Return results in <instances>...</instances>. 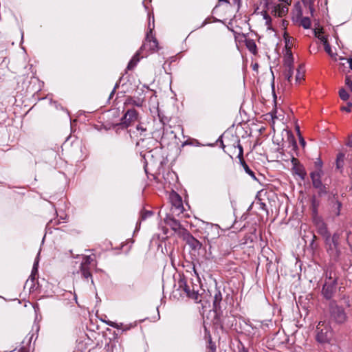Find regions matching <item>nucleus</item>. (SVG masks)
<instances>
[{
  "label": "nucleus",
  "mask_w": 352,
  "mask_h": 352,
  "mask_svg": "<svg viewBox=\"0 0 352 352\" xmlns=\"http://www.w3.org/2000/svg\"><path fill=\"white\" fill-rule=\"evenodd\" d=\"M190 267L194 273L197 276L195 282L192 278H188L184 274H178V278L175 279L174 285L173 295L175 298H188L193 300L196 303H201L202 302L201 294L200 291L202 289L201 283L197 272L195 265L191 264Z\"/></svg>",
  "instance_id": "1"
},
{
  "label": "nucleus",
  "mask_w": 352,
  "mask_h": 352,
  "mask_svg": "<svg viewBox=\"0 0 352 352\" xmlns=\"http://www.w3.org/2000/svg\"><path fill=\"white\" fill-rule=\"evenodd\" d=\"M324 283L321 290V295L327 300H333L337 292L339 272L333 266H329L324 272Z\"/></svg>",
  "instance_id": "2"
},
{
  "label": "nucleus",
  "mask_w": 352,
  "mask_h": 352,
  "mask_svg": "<svg viewBox=\"0 0 352 352\" xmlns=\"http://www.w3.org/2000/svg\"><path fill=\"white\" fill-rule=\"evenodd\" d=\"M120 111L118 109H111L108 111V118L104 123L106 129H113L116 134L128 132L127 124L120 121Z\"/></svg>",
  "instance_id": "3"
},
{
  "label": "nucleus",
  "mask_w": 352,
  "mask_h": 352,
  "mask_svg": "<svg viewBox=\"0 0 352 352\" xmlns=\"http://www.w3.org/2000/svg\"><path fill=\"white\" fill-rule=\"evenodd\" d=\"M328 312L329 322L342 325L348 321L349 317L345 309L342 305H339L336 300L330 301L328 306Z\"/></svg>",
  "instance_id": "4"
},
{
  "label": "nucleus",
  "mask_w": 352,
  "mask_h": 352,
  "mask_svg": "<svg viewBox=\"0 0 352 352\" xmlns=\"http://www.w3.org/2000/svg\"><path fill=\"white\" fill-rule=\"evenodd\" d=\"M238 238L237 234L234 232H230L227 235H221L217 241L216 248L219 250L222 255H228L238 245Z\"/></svg>",
  "instance_id": "5"
},
{
  "label": "nucleus",
  "mask_w": 352,
  "mask_h": 352,
  "mask_svg": "<svg viewBox=\"0 0 352 352\" xmlns=\"http://www.w3.org/2000/svg\"><path fill=\"white\" fill-rule=\"evenodd\" d=\"M340 236L341 233L335 232L331 236L324 240L327 252L335 262L339 261L341 254L340 248Z\"/></svg>",
  "instance_id": "6"
},
{
  "label": "nucleus",
  "mask_w": 352,
  "mask_h": 352,
  "mask_svg": "<svg viewBox=\"0 0 352 352\" xmlns=\"http://www.w3.org/2000/svg\"><path fill=\"white\" fill-rule=\"evenodd\" d=\"M316 340L322 344H330L334 331L329 322L320 321L316 328Z\"/></svg>",
  "instance_id": "7"
},
{
  "label": "nucleus",
  "mask_w": 352,
  "mask_h": 352,
  "mask_svg": "<svg viewBox=\"0 0 352 352\" xmlns=\"http://www.w3.org/2000/svg\"><path fill=\"white\" fill-rule=\"evenodd\" d=\"M148 31L146 34L145 41L140 47V52L144 54L156 52L159 50V43L154 33L155 23H148Z\"/></svg>",
  "instance_id": "8"
},
{
  "label": "nucleus",
  "mask_w": 352,
  "mask_h": 352,
  "mask_svg": "<svg viewBox=\"0 0 352 352\" xmlns=\"http://www.w3.org/2000/svg\"><path fill=\"white\" fill-rule=\"evenodd\" d=\"M212 312L214 316L211 320V325L214 331L220 329L224 331L232 327L233 318L232 316L223 315L222 310Z\"/></svg>",
  "instance_id": "9"
},
{
  "label": "nucleus",
  "mask_w": 352,
  "mask_h": 352,
  "mask_svg": "<svg viewBox=\"0 0 352 352\" xmlns=\"http://www.w3.org/2000/svg\"><path fill=\"white\" fill-rule=\"evenodd\" d=\"M204 238L209 245V249L215 248L217 241L221 236L219 234V227L212 223H206L204 228Z\"/></svg>",
  "instance_id": "10"
},
{
  "label": "nucleus",
  "mask_w": 352,
  "mask_h": 352,
  "mask_svg": "<svg viewBox=\"0 0 352 352\" xmlns=\"http://www.w3.org/2000/svg\"><path fill=\"white\" fill-rule=\"evenodd\" d=\"M136 129L140 131V138L138 141L136 143L137 146H140L146 150H151V148L148 146L146 144V140H150L151 142H156L157 140L153 138V133H146L147 129L146 127H144L141 124L137 125Z\"/></svg>",
  "instance_id": "11"
},
{
  "label": "nucleus",
  "mask_w": 352,
  "mask_h": 352,
  "mask_svg": "<svg viewBox=\"0 0 352 352\" xmlns=\"http://www.w3.org/2000/svg\"><path fill=\"white\" fill-rule=\"evenodd\" d=\"M278 1L280 3L274 4L269 9L271 10V13L273 15L282 17L287 14L292 0H278Z\"/></svg>",
  "instance_id": "12"
},
{
  "label": "nucleus",
  "mask_w": 352,
  "mask_h": 352,
  "mask_svg": "<svg viewBox=\"0 0 352 352\" xmlns=\"http://www.w3.org/2000/svg\"><path fill=\"white\" fill-rule=\"evenodd\" d=\"M292 22H311L309 16L302 15V8L300 1H297L291 12Z\"/></svg>",
  "instance_id": "13"
},
{
  "label": "nucleus",
  "mask_w": 352,
  "mask_h": 352,
  "mask_svg": "<svg viewBox=\"0 0 352 352\" xmlns=\"http://www.w3.org/2000/svg\"><path fill=\"white\" fill-rule=\"evenodd\" d=\"M169 200L172 205V210L177 212L178 214L183 212L184 208L181 196L175 191H172L169 195Z\"/></svg>",
  "instance_id": "14"
},
{
  "label": "nucleus",
  "mask_w": 352,
  "mask_h": 352,
  "mask_svg": "<svg viewBox=\"0 0 352 352\" xmlns=\"http://www.w3.org/2000/svg\"><path fill=\"white\" fill-rule=\"evenodd\" d=\"M184 235L182 236L186 243L193 250H199L202 248V243L195 239L188 230H183Z\"/></svg>",
  "instance_id": "15"
},
{
  "label": "nucleus",
  "mask_w": 352,
  "mask_h": 352,
  "mask_svg": "<svg viewBox=\"0 0 352 352\" xmlns=\"http://www.w3.org/2000/svg\"><path fill=\"white\" fill-rule=\"evenodd\" d=\"M138 120V111L134 108H129L119 120L124 122L127 126L129 127Z\"/></svg>",
  "instance_id": "16"
},
{
  "label": "nucleus",
  "mask_w": 352,
  "mask_h": 352,
  "mask_svg": "<svg viewBox=\"0 0 352 352\" xmlns=\"http://www.w3.org/2000/svg\"><path fill=\"white\" fill-rule=\"evenodd\" d=\"M292 157V170L294 174L298 175L302 179H305L307 172L304 166L300 162V161L295 157L294 153H291Z\"/></svg>",
  "instance_id": "17"
},
{
  "label": "nucleus",
  "mask_w": 352,
  "mask_h": 352,
  "mask_svg": "<svg viewBox=\"0 0 352 352\" xmlns=\"http://www.w3.org/2000/svg\"><path fill=\"white\" fill-rule=\"evenodd\" d=\"M165 223L170 226V228L176 232L179 236H182L184 235L183 230H186L183 228L180 224V222L172 216H167L164 219Z\"/></svg>",
  "instance_id": "18"
},
{
  "label": "nucleus",
  "mask_w": 352,
  "mask_h": 352,
  "mask_svg": "<svg viewBox=\"0 0 352 352\" xmlns=\"http://www.w3.org/2000/svg\"><path fill=\"white\" fill-rule=\"evenodd\" d=\"M38 268L32 267L31 275L25 283V287H29L30 292H34L38 288V283L37 282V285L35 284L36 276L38 275Z\"/></svg>",
  "instance_id": "19"
},
{
  "label": "nucleus",
  "mask_w": 352,
  "mask_h": 352,
  "mask_svg": "<svg viewBox=\"0 0 352 352\" xmlns=\"http://www.w3.org/2000/svg\"><path fill=\"white\" fill-rule=\"evenodd\" d=\"M287 142L288 143V147L290 148V153L298 156V147L294 134L292 131H287Z\"/></svg>",
  "instance_id": "20"
},
{
  "label": "nucleus",
  "mask_w": 352,
  "mask_h": 352,
  "mask_svg": "<svg viewBox=\"0 0 352 352\" xmlns=\"http://www.w3.org/2000/svg\"><path fill=\"white\" fill-rule=\"evenodd\" d=\"M223 300V296L219 290L216 289L213 296L212 309L211 311H218L222 310L221 303Z\"/></svg>",
  "instance_id": "21"
},
{
  "label": "nucleus",
  "mask_w": 352,
  "mask_h": 352,
  "mask_svg": "<svg viewBox=\"0 0 352 352\" xmlns=\"http://www.w3.org/2000/svg\"><path fill=\"white\" fill-rule=\"evenodd\" d=\"M143 102L144 100L140 98L127 96L124 102V105L126 107H131V108H133L134 107H142Z\"/></svg>",
  "instance_id": "22"
},
{
  "label": "nucleus",
  "mask_w": 352,
  "mask_h": 352,
  "mask_svg": "<svg viewBox=\"0 0 352 352\" xmlns=\"http://www.w3.org/2000/svg\"><path fill=\"white\" fill-rule=\"evenodd\" d=\"M229 25H228V28L231 30L234 34V36H235V38H236V35L238 36H241L242 37L245 38L246 36V35L248 34V32H247V30H250V23H244V25H245L246 26V30H243L242 28H240L239 26H236L235 27V30L233 28V23H228Z\"/></svg>",
  "instance_id": "23"
},
{
  "label": "nucleus",
  "mask_w": 352,
  "mask_h": 352,
  "mask_svg": "<svg viewBox=\"0 0 352 352\" xmlns=\"http://www.w3.org/2000/svg\"><path fill=\"white\" fill-rule=\"evenodd\" d=\"M294 56L291 49L285 50V54L283 56V66L284 67H294Z\"/></svg>",
  "instance_id": "24"
},
{
  "label": "nucleus",
  "mask_w": 352,
  "mask_h": 352,
  "mask_svg": "<svg viewBox=\"0 0 352 352\" xmlns=\"http://www.w3.org/2000/svg\"><path fill=\"white\" fill-rule=\"evenodd\" d=\"M322 173H323L320 171H313L310 173V177L311 179L314 188H318L321 186V184H322V182L321 180Z\"/></svg>",
  "instance_id": "25"
},
{
  "label": "nucleus",
  "mask_w": 352,
  "mask_h": 352,
  "mask_svg": "<svg viewBox=\"0 0 352 352\" xmlns=\"http://www.w3.org/2000/svg\"><path fill=\"white\" fill-rule=\"evenodd\" d=\"M331 208L333 210V212H334L335 215L336 217L340 216V210L342 208V203L338 199L336 195H333V197L330 199Z\"/></svg>",
  "instance_id": "26"
},
{
  "label": "nucleus",
  "mask_w": 352,
  "mask_h": 352,
  "mask_svg": "<svg viewBox=\"0 0 352 352\" xmlns=\"http://www.w3.org/2000/svg\"><path fill=\"white\" fill-rule=\"evenodd\" d=\"M320 200L316 199L315 195L312 196L311 199V218L315 217L316 216H320L318 214V208L320 206Z\"/></svg>",
  "instance_id": "27"
},
{
  "label": "nucleus",
  "mask_w": 352,
  "mask_h": 352,
  "mask_svg": "<svg viewBox=\"0 0 352 352\" xmlns=\"http://www.w3.org/2000/svg\"><path fill=\"white\" fill-rule=\"evenodd\" d=\"M82 277L85 279L88 280L89 278H91V283L94 284V280L92 279V274L91 272V267L90 266H85L83 265H80V270H79Z\"/></svg>",
  "instance_id": "28"
},
{
  "label": "nucleus",
  "mask_w": 352,
  "mask_h": 352,
  "mask_svg": "<svg viewBox=\"0 0 352 352\" xmlns=\"http://www.w3.org/2000/svg\"><path fill=\"white\" fill-rule=\"evenodd\" d=\"M255 230L254 232H251L248 234H246L243 238L239 241V245H245L250 243H253L256 240L257 237L255 234Z\"/></svg>",
  "instance_id": "29"
},
{
  "label": "nucleus",
  "mask_w": 352,
  "mask_h": 352,
  "mask_svg": "<svg viewBox=\"0 0 352 352\" xmlns=\"http://www.w3.org/2000/svg\"><path fill=\"white\" fill-rule=\"evenodd\" d=\"M312 221L314 226L316 228V231H318L322 228L324 227L327 224L324 221L322 217L321 216H316L315 217H312Z\"/></svg>",
  "instance_id": "30"
},
{
  "label": "nucleus",
  "mask_w": 352,
  "mask_h": 352,
  "mask_svg": "<svg viewBox=\"0 0 352 352\" xmlns=\"http://www.w3.org/2000/svg\"><path fill=\"white\" fill-rule=\"evenodd\" d=\"M95 256H94L92 255H88V256H84L82 257V261L80 265H83L85 266H96V261L94 258Z\"/></svg>",
  "instance_id": "31"
},
{
  "label": "nucleus",
  "mask_w": 352,
  "mask_h": 352,
  "mask_svg": "<svg viewBox=\"0 0 352 352\" xmlns=\"http://www.w3.org/2000/svg\"><path fill=\"white\" fill-rule=\"evenodd\" d=\"M344 157L345 155L342 153H339L337 155L336 160V169L339 170L341 173L342 172L344 163Z\"/></svg>",
  "instance_id": "32"
},
{
  "label": "nucleus",
  "mask_w": 352,
  "mask_h": 352,
  "mask_svg": "<svg viewBox=\"0 0 352 352\" xmlns=\"http://www.w3.org/2000/svg\"><path fill=\"white\" fill-rule=\"evenodd\" d=\"M245 46L248 49V50L253 54L254 55H256L258 53L257 47L256 43L252 39H246L245 40Z\"/></svg>",
  "instance_id": "33"
},
{
  "label": "nucleus",
  "mask_w": 352,
  "mask_h": 352,
  "mask_svg": "<svg viewBox=\"0 0 352 352\" xmlns=\"http://www.w3.org/2000/svg\"><path fill=\"white\" fill-rule=\"evenodd\" d=\"M154 214V212L153 210H148L143 208L140 213V219H139V223L140 224V222L142 221H144L148 218H150Z\"/></svg>",
  "instance_id": "34"
},
{
  "label": "nucleus",
  "mask_w": 352,
  "mask_h": 352,
  "mask_svg": "<svg viewBox=\"0 0 352 352\" xmlns=\"http://www.w3.org/2000/svg\"><path fill=\"white\" fill-rule=\"evenodd\" d=\"M239 163L243 166L245 173L247 174H248L252 179H254V180H256V177L254 172L250 168V167L245 162V160L243 159V160H239Z\"/></svg>",
  "instance_id": "35"
},
{
  "label": "nucleus",
  "mask_w": 352,
  "mask_h": 352,
  "mask_svg": "<svg viewBox=\"0 0 352 352\" xmlns=\"http://www.w3.org/2000/svg\"><path fill=\"white\" fill-rule=\"evenodd\" d=\"M317 38L322 42L325 52L331 55V49L327 38L326 36L319 37L318 36H317Z\"/></svg>",
  "instance_id": "36"
},
{
  "label": "nucleus",
  "mask_w": 352,
  "mask_h": 352,
  "mask_svg": "<svg viewBox=\"0 0 352 352\" xmlns=\"http://www.w3.org/2000/svg\"><path fill=\"white\" fill-rule=\"evenodd\" d=\"M317 233L319 235H320L323 238L324 240L325 239L329 237L330 236H331V234L328 229L327 225L325 226L324 227L322 228L321 229H320L318 231H317Z\"/></svg>",
  "instance_id": "37"
},
{
  "label": "nucleus",
  "mask_w": 352,
  "mask_h": 352,
  "mask_svg": "<svg viewBox=\"0 0 352 352\" xmlns=\"http://www.w3.org/2000/svg\"><path fill=\"white\" fill-rule=\"evenodd\" d=\"M301 1L303 3L304 6L306 8H308L309 12H310V15L312 16L313 12L314 11V5L315 0H301Z\"/></svg>",
  "instance_id": "38"
},
{
  "label": "nucleus",
  "mask_w": 352,
  "mask_h": 352,
  "mask_svg": "<svg viewBox=\"0 0 352 352\" xmlns=\"http://www.w3.org/2000/svg\"><path fill=\"white\" fill-rule=\"evenodd\" d=\"M294 73V67H285L283 75L285 78L288 81H291Z\"/></svg>",
  "instance_id": "39"
},
{
  "label": "nucleus",
  "mask_w": 352,
  "mask_h": 352,
  "mask_svg": "<svg viewBox=\"0 0 352 352\" xmlns=\"http://www.w3.org/2000/svg\"><path fill=\"white\" fill-rule=\"evenodd\" d=\"M158 117H159V120L160 121V122L162 123V133L164 134V126L166 125V124L167 122H169V118L164 115H162L160 111L158 110Z\"/></svg>",
  "instance_id": "40"
},
{
  "label": "nucleus",
  "mask_w": 352,
  "mask_h": 352,
  "mask_svg": "<svg viewBox=\"0 0 352 352\" xmlns=\"http://www.w3.org/2000/svg\"><path fill=\"white\" fill-rule=\"evenodd\" d=\"M236 147L239 148V153H238V155H237V157L239 158V160H243V146H241V144H240V140L239 139H237L236 140ZM233 147L234 148H236V146L235 145H233Z\"/></svg>",
  "instance_id": "41"
},
{
  "label": "nucleus",
  "mask_w": 352,
  "mask_h": 352,
  "mask_svg": "<svg viewBox=\"0 0 352 352\" xmlns=\"http://www.w3.org/2000/svg\"><path fill=\"white\" fill-rule=\"evenodd\" d=\"M136 326H137L136 322H135L133 323L126 324H124L122 323V326L120 327V329L122 330V333H123V332H126V331L131 329L132 328L135 327Z\"/></svg>",
  "instance_id": "42"
},
{
  "label": "nucleus",
  "mask_w": 352,
  "mask_h": 352,
  "mask_svg": "<svg viewBox=\"0 0 352 352\" xmlns=\"http://www.w3.org/2000/svg\"><path fill=\"white\" fill-rule=\"evenodd\" d=\"M204 328L205 339L207 340L208 343L209 342H212V336H211L210 332L209 329H208V327H207L205 321H204Z\"/></svg>",
  "instance_id": "43"
},
{
  "label": "nucleus",
  "mask_w": 352,
  "mask_h": 352,
  "mask_svg": "<svg viewBox=\"0 0 352 352\" xmlns=\"http://www.w3.org/2000/svg\"><path fill=\"white\" fill-rule=\"evenodd\" d=\"M339 96L344 101L348 100L350 97L349 94L343 87L339 90Z\"/></svg>",
  "instance_id": "44"
},
{
  "label": "nucleus",
  "mask_w": 352,
  "mask_h": 352,
  "mask_svg": "<svg viewBox=\"0 0 352 352\" xmlns=\"http://www.w3.org/2000/svg\"><path fill=\"white\" fill-rule=\"evenodd\" d=\"M300 69H301V66H300L297 69V72H296V81L298 83H300V81L303 79L304 74H305V72L304 71L301 72Z\"/></svg>",
  "instance_id": "45"
},
{
  "label": "nucleus",
  "mask_w": 352,
  "mask_h": 352,
  "mask_svg": "<svg viewBox=\"0 0 352 352\" xmlns=\"http://www.w3.org/2000/svg\"><path fill=\"white\" fill-rule=\"evenodd\" d=\"M199 144V142L195 139H188L187 140L184 141L182 144V146L184 147L185 146L190 145V146H195Z\"/></svg>",
  "instance_id": "46"
},
{
  "label": "nucleus",
  "mask_w": 352,
  "mask_h": 352,
  "mask_svg": "<svg viewBox=\"0 0 352 352\" xmlns=\"http://www.w3.org/2000/svg\"><path fill=\"white\" fill-rule=\"evenodd\" d=\"M316 24L317 25V27H316L314 29V35L316 37H317V36H318L319 37H322V36L321 35V34L324 33L323 28L320 26V23Z\"/></svg>",
  "instance_id": "47"
},
{
  "label": "nucleus",
  "mask_w": 352,
  "mask_h": 352,
  "mask_svg": "<svg viewBox=\"0 0 352 352\" xmlns=\"http://www.w3.org/2000/svg\"><path fill=\"white\" fill-rule=\"evenodd\" d=\"M316 188L318 190L319 196H322V195H326L328 192L327 188L323 184H321L320 187H318Z\"/></svg>",
  "instance_id": "48"
},
{
  "label": "nucleus",
  "mask_w": 352,
  "mask_h": 352,
  "mask_svg": "<svg viewBox=\"0 0 352 352\" xmlns=\"http://www.w3.org/2000/svg\"><path fill=\"white\" fill-rule=\"evenodd\" d=\"M208 352H216V344L213 341L209 342L207 344Z\"/></svg>",
  "instance_id": "49"
},
{
  "label": "nucleus",
  "mask_w": 352,
  "mask_h": 352,
  "mask_svg": "<svg viewBox=\"0 0 352 352\" xmlns=\"http://www.w3.org/2000/svg\"><path fill=\"white\" fill-rule=\"evenodd\" d=\"M322 161L320 158H318L317 160L314 162V165L316 168L317 169L316 171H320L322 173Z\"/></svg>",
  "instance_id": "50"
},
{
  "label": "nucleus",
  "mask_w": 352,
  "mask_h": 352,
  "mask_svg": "<svg viewBox=\"0 0 352 352\" xmlns=\"http://www.w3.org/2000/svg\"><path fill=\"white\" fill-rule=\"evenodd\" d=\"M139 60H140V58H137V60H135V61H134V60H131L127 65V67H126L127 69H129V70L133 69L135 67L137 63Z\"/></svg>",
  "instance_id": "51"
},
{
  "label": "nucleus",
  "mask_w": 352,
  "mask_h": 352,
  "mask_svg": "<svg viewBox=\"0 0 352 352\" xmlns=\"http://www.w3.org/2000/svg\"><path fill=\"white\" fill-rule=\"evenodd\" d=\"M107 324L111 327H113V328H116L117 329H120V327H122V323H117L116 322H113V321H108L107 322Z\"/></svg>",
  "instance_id": "52"
},
{
  "label": "nucleus",
  "mask_w": 352,
  "mask_h": 352,
  "mask_svg": "<svg viewBox=\"0 0 352 352\" xmlns=\"http://www.w3.org/2000/svg\"><path fill=\"white\" fill-rule=\"evenodd\" d=\"M291 37L288 36V34L285 32L284 34V39L285 43V50H287V49H291V47L289 46V42H290Z\"/></svg>",
  "instance_id": "53"
},
{
  "label": "nucleus",
  "mask_w": 352,
  "mask_h": 352,
  "mask_svg": "<svg viewBox=\"0 0 352 352\" xmlns=\"http://www.w3.org/2000/svg\"><path fill=\"white\" fill-rule=\"evenodd\" d=\"M296 129H297V131H298V135H299L300 144L304 148L305 146V145H306V142L305 141V139L303 138V137L302 136V135L300 133L299 126H296Z\"/></svg>",
  "instance_id": "54"
},
{
  "label": "nucleus",
  "mask_w": 352,
  "mask_h": 352,
  "mask_svg": "<svg viewBox=\"0 0 352 352\" xmlns=\"http://www.w3.org/2000/svg\"><path fill=\"white\" fill-rule=\"evenodd\" d=\"M258 202L257 204L259 205V208L263 210V211L266 212L267 213H268V210H267V206L265 203H263L261 199H258Z\"/></svg>",
  "instance_id": "55"
},
{
  "label": "nucleus",
  "mask_w": 352,
  "mask_h": 352,
  "mask_svg": "<svg viewBox=\"0 0 352 352\" xmlns=\"http://www.w3.org/2000/svg\"><path fill=\"white\" fill-rule=\"evenodd\" d=\"M114 347L115 344L110 340L109 342L106 344L105 349L107 352H113Z\"/></svg>",
  "instance_id": "56"
},
{
  "label": "nucleus",
  "mask_w": 352,
  "mask_h": 352,
  "mask_svg": "<svg viewBox=\"0 0 352 352\" xmlns=\"http://www.w3.org/2000/svg\"><path fill=\"white\" fill-rule=\"evenodd\" d=\"M351 107H352V102H349L346 104V106H343L341 107V111H346V112H351Z\"/></svg>",
  "instance_id": "57"
},
{
  "label": "nucleus",
  "mask_w": 352,
  "mask_h": 352,
  "mask_svg": "<svg viewBox=\"0 0 352 352\" xmlns=\"http://www.w3.org/2000/svg\"><path fill=\"white\" fill-rule=\"evenodd\" d=\"M345 85L349 89V90L352 92V80L350 77L346 76L345 78Z\"/></svg>",
  "instance_id": "58"
},
{
  "label": "nucleus",
  "mask_w": 352,
  "mask_h": 352,
  "mask_svg": "<svg viewBox=\"0 0 352 352\" xmlns=\"http://www.w3.org/2000/svg\"><path fill=\"white\" fill-rule=\"evenodd\" d=\"M142 56V57H143L144 56H146V54H144L143 52H140V49L135 53V54L133 56L132 59L131 60H134V61H135V60H137V58H140V56Z\"/></svg>",
  "instance_id": "59"
},
{
  "label": "nucleus",
  "mask_w": 352,
  "mask_h": 352,
  "mask_svg": "<svg viewBox=\"0 0 352 352\" xmlns=\"http://www.w3.org/2000/svg\"><path fill=\"white\" fill-rule=\"evenodd\" d=\"M234 352H249V351L242 343H240L238 346V351Z\"/></svg>",
  "instance_id": "60"
},
{
  "label": "nucleus",
  "mask_w": 352,
  "mask_h": 352,
  "mask_svg": "<svg viewBox=\"0 0 352 352\" xmlns=\"http://www.w3.org/2000/svg\"><path fill=\"white\" fill-rule=\"evenodd\" d=\"M119 86H120V82H118L115 85V86H114V87H113V90L111 91V94H110V95H109V99H111V98H113V95H114V94H115V93H116V89L119 87Z\"/></svg>",
  "instance_id": "61"
},
{
  "label": "nucleus",
  "mask_w": 352,
  "mask_h": 352,
  "mask_svg": "<svg viewBox=\"0 0 352 352\" xmlns=\"http://www.w3.org/2000/svg\"><path fill=\"white\" fill-rule=\"evenodd\" d=\"M267 263L266 264V270H267V273H269L270 271L272 270L271 267H272L273 263L272 261H269L268 258H267Z\"/></svg>",
  "instance_id": "62"
},
{
  "label": "nucleus",
  "mask_w": 352,
  "mask_h": 352,
  "mask_svg": "<svg viewBox=\"0 0 352 352\" xmlns=\"http://www.w3.org/2000/svg\"><path fill=\"white\" fill-rule=\"evenodd\" d=\"M309 246L312 250H316L318 248V245L316 241H314V240H311Z\"/></svg>",
  "instance_id": "63"
},
{
  "label": "nucleus",
  "mask_w": 352,
  "mask_h": 352,
  "mask_svg": "<svg viewBox=\"0 0 352 352\" xmlns=\"http://www.w3.org/2000/svg\"><path fill=\"white\" fill-rule=\"evenodd\" d=\"M148 22H155V18L153 13H148Z\"/></svg>",
  "instance_id": "64"
}]
</instances>
